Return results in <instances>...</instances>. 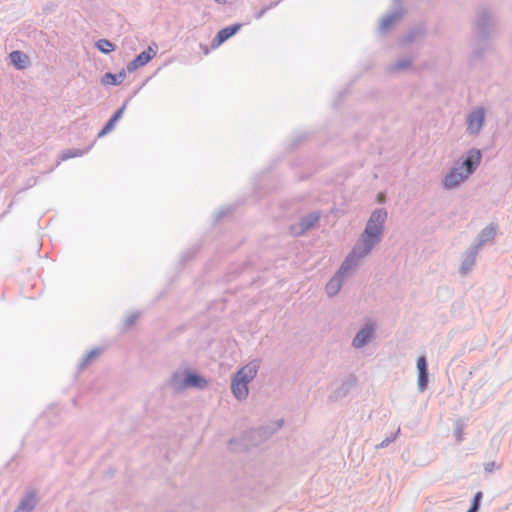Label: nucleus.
<instances>
[{"mask_svg": "<svg viewBox=\"0 0 512 512\" xmlns=\"http://www.w3.org/2000/svg\"><path fill=\"white\" fill-rule=\"evenodd\" d=\"M386 216V212L382 209H378L372 213L362 235V245L353 249L344 264L341 266L338 274L327 283L326 291L328 295H335L339 291L341 287V278L344 273L350 269L352 265L356 264V260L367 255L372 247L379 241L382 232V224L384 223Z\"/></svg>", "mask_w": 512, "mask_h": 512, "instance_id": "1", "label": "nucleus"}, {"mask_svg": "<svg viewBox=\"0 0 512 512\" xmlns=\"http://www.w3.org/2000/svg\"><path fill=\"white\" fill-rule=\"evenodd\" d=\"M482 155L480 150L469 151L466 160L459 167H454L447 174L444 180L446 188H453L465 181L474 169L480 164Z\"/></svg>", "mask_w": 512, "mask_h": 512, "instance_id": "2", "label": "nucleus"}, {"mask_svg": "<svg viewBox=\"0 0 512 512\" xmlns=\"http://www.w3.org/2000/svg\"><path fill=\"white\" fill-rule=\"evenodd\" d=\"M257 364L250 363L241 368L232 381V392L238 399H245L248 396L247 384L257 373Z\"/></svg>", "mask_w": 512, "mask_h": 512, "instance_id": "3", "label": "nucleus"}, {"mask_svg": "<svg viewBox=\"0 0 512 512\" xmlns=\"http://www.w3.org/2000/svg\"><path fill=\"white\" fill-rule=\"evenodd\" d=\"M240 28H241L240 24H235V25L228 26V27H225V28L221 29L217 33L215 38L212 40L211 46L213 48L219 47L223 42H225L227 39H229L234 34H236L239 31Z\"/></svg>", "mask_w": 512, "mask_h": 512, "instance_id": "4", "label": "nucleus"}, {"mask_svg": "<svg viewBox=\"0 0 512 512\" xmlns=\"http://www.w3.org/2000/svg\"><path fill=\"white\" fill-rule=\"evenodd\" d=\"M485 118V113L482 108H479L472 112L468 117V131L472 134L478 133L482 128Z\"/></svg>", "mask_w": 512, "mask_h": 512, "instance_id": "5", "label": "nucleus"}, {"mask_svg": "<svg viewBox=\"0 0 512 512\" xmlns=\"http://www.w3.org/2000/svg\"><path fill=\"white\" fill-rule=\"evenodd\" d=\"M155 54L156 52L151 47L141 52L132 62L128 64V71L132 72L139 67L144 66L155 56Z\"/></svg>", "mask_w": 512, "mask_h": 512, "instance_id": "6", "label": "nucleus"}, {"mask_svg": "<svg viewBox=\"0 0 512 512\" xmlns=\"http://www.w3.org/2000/svg\"><path fill=\"white\" fill-rule=\"evenodd\" d=\"M417 369L419 372L418 375V386L421 391L425 390L428 383V373H427V362L424 356H421L417 360Z\"/></svg>", "mask_w": 512, "mask_h": 512, "instance_id": "7", "label": "nucleus"}, {"mask_svg": "<svg viewBox=\"0 0 512 512\" xmlns=\"http://www.w3.org/2000/svg\"><path fill=\"white\" fill-rule=\"evenodd\" d=\"M319 220V216L317 214L309 215L306 218H303L299 228L298 227H292V233L294 235H299L304 233L307 229L312 227L317 221Z\"/></svg>", "mask_w": 512, "mask_h": 512, "instance_id": "8", "label": "nucleus"}, {"mask_svg": "<svg viewBox=\"0 0 512 512\" xmlns=\"http://www.w3.org/2000/svg\"><path fill=\"white\" fill-rule=\"evenodd\" d=\"M372 335L373 327L367 326L366 328L359 331L358 334L355 336L353 340V346L356 348L364 346L367 343V341L372 337Z\"/></svg>", "mask_w": 512, "mask_h": 512, "instance_id": "9", "label": "nucleus"}, {"mask_svg": "<svg viewBox=\"0 0 512 512\" xmlns=\"http://www.w3.org/2000/svg\"><path fill=\"white\" fill-rule=\"evenodd\" d=\"M206 385L207 381L203 377L197 374L189 373L184 379L182 387L204 388Z\"/></svg>", "mask_w": 512, "mask_h": 512, "instance_id": "10", "label": "nucleus"}, {"mask_svg": "<svg viewBox=\"0 0 512 512\" xmlns=\"http://www.w3.org/2000/svg\"><path fill=\"white\" fill-rule=\"evenodd\" d=\"M10 59L17 69H24L29 64V57L21 51L11 52Z\"/></svg>", "mask_w": 512, "mask_h": 512, "instance_id": "11", "label": "nucleus"}, {"mask_svg": "<svg viewBox=\"0 0 512 512\" xmlns=\"http://www.w3.org/2000/svg\"><path fill=\"white\" fill-rule=\"evenodd\" d=\"M125 72H120L119 74L106 73L102 79L101 83L103 85H118L122 83L125 78Z\"/></svg>", "mask_w": 512, "mask_h": 512, "instance_id": "12", "label": "nucleus"}, {"mask_svg": "<svg viewBox=\"0 0 512 512\" xmlns=\"http://www.w3.org/2000/svg\"><path fill=\"white\" fill-rule=\"evenodd\" d=\"M123 111H124V107L118 109L114 113V115L111 117V119L107 122V124L104 126V128L99 133V137L106 135L108 132H110L114 128L116 122L122 117Z\"/></svg>", "mask_w": 512, "mask_h": 512, "instance_id": "13", "label": "nucleus"}, {"mask_svg": "<svg viewBox=\"0 0 512 512\" xmlns=\"http://www.w3.org/2000/svg\"><path fill=\"white\" fill-rule=\"evenodd\" d=\"M36 498L35 495H28L19 505L16 512H30L35 506Z\"/></svg>", "mask_w": 512, "mask_h": 512, "instance_id": "14", "label": "nucleus"}, {"mask_svg": "<svg viewBox=\"0 0 512 512\" xmlns=\"http://www.w3.org/2000/svg\"><path fill=\"white\" fill-rule=\"evenodd\" d=\"M96 47L103 53H110L115 50V45L107 39L98 40Z\"/></svg>", "mask_w": 512, "mask_h": 512, "instance_id": "15", "label": "nucleus"}, {"mask_svg": "<svg viewBox=\"0 0 512 512\" xmlns=\"http://www.w3.org/2000/svg\"><path fill=\"white\" fill-rule=\"evenodd\" d=\"M399 18H400V15H399V14H394V15H390V16L386 17V18L382 21L381 28H382L383 30L388 29V28H389L393 23H395Z\"/></svg>", "mask_w": 512, "mask_h": 512, "instance_id": "16", "label": "nucleus"}, {"mask_svg": "<svg viewBox=\"0 0 512 512\" xmlns=\"http://www.w3.org/2000/svg\"><path fill=\"white\" fill-rule=\"evenodd\" d=\"M481 498H482V492H477L474 497L473 504L468 512H476L478 510Z\"/></svg>", "mask_w": 512, "mask_h": 512, "instance_id": "17", "label": "nucleus"}, {"mask_svg": "<svg viewBox=\"0 0 512 512\" xmlns=\"http://www.w3.org/2000/svg\"><path fill=\"white\" fill-rule=\"evenodd\" d=\"M383 197H384V196H383V194H379V195H378V201H379V202H382V201H383Z\"/></svg>", "mask_w": 512, "mask_h": 512, "instance_id": "18", "label": "nucleus"}, {"mask_svg": "<svg viewBox=\"0 0 512 512\" xmlns=\"http://www.w3.org/2000/svg\"><path fill=\"white\" fill-rule=\"evenodd\" d=\"M489 234H491V235L495 234L494 228H492V227L489 228Z\"/></svg>", "mask_w": 512, "mask_h": 512, "instance_id": "19", "label": "nucleus"}, {"mask_svg": "<svg viewBox=\"0 0 512 512\" xmlns=\"http://www.w3.org/2000/svg\"><path fill=\"white\" fill-rule=\"evenodd\" d=\"M215 1L218 2V3H221V4H224V3L227 2V0H215Z\"/></svg>", "mask_w": 512, "mask_h": 512, "instance_id": "20", "label": "nucleus"}, {"mask_svg": "<svg viewBox=\"0 0 512 512\" xmlns=\"http://www.w3.org/2000/svg\"><path fill=\"white\" fill-rule=\"evenodd\" d=\"M404 66H405V65L400 64V63H399V64L397 65V68H402V67H404Z\"/></svg>", "mask_w": 512, "mask_h": 512, "instance_id": "21", "label": "nucleus"}]
</instances>
